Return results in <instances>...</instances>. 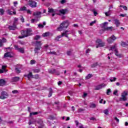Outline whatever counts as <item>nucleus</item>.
I'll return each mask as SVG.
<instances>
[{"label":"nucleus","instance_id":"f257e3e1","mask_svg":"<svg viewBox=\"0 0 128 128\" xmlns=\"http://www.w3.org/2000/svg\"><path fill=\"white\" fill-rule=\"evenodd\" d=\"M22 36H19V38H26L32 34V29L31 28H27L26 30L22 31Z\"/></svg>","mask_w":128,"mask_h":128},{"label":"nucleus","instance_id":"f03ea898","mask_svg":"<svg viewBox=\"0 0 128 128\" xmlns=\"http://www.w3.org/2000/svg\"><path fill=\"white\" fill-rule=\"evenodd\" d=\"M109 50H112V52H115V54L116 56H118V58H122V55L121 54H118V49H116V45H114L111 47H110Z\"/></svg>","mask_w":128,"mask_h":128},{"label":"nucleus","instance_id":"7ed1b4c3","mask_svg":"<svg viewBox=\"0 0 128 128\" xmlns=\"http://www.w3.org/2000/svg\"><path fill=\"white\" fill-rule=\"evenodd\" d=\"M72 34L71 32L70 31H65L64 32H63L62 35L58 36L56 37L55 38L56 40H60V38H62V36H66V38H68V34Z\"/></svg>","mask_w":128,"mask_h":128},{"label":"nucleus","instance_id":"20e7f679","mask_svg":"<svg viewBox=\"0 0 128 128\" xmlns=\"http://www.w3.org/2000/svg\"><path fill=\"white\" fill-rule=\"evenodd\" d=\"M96 48H102V46H104V44H106V43L102 42V39H97L96 41Z\"/></svg>","mask_w":128,"mask_h":128},{"label":"nucleus","instance_id":"39448f33","mask_svg":"<svg viewBox=\"0 0 128 128\" xmlns=\"http://www.w3.org/2000/svg\"><path fill=\"white\" fill-rule=\"evenodd\" d=\"M42 42L36 41V48L34 50L35 54H38V51L42 48Z\"/></svg>","mask_w":128,"mask_h":128},{"label":"nucleus","instance_id":"423d86ee","mask_svg":"<svg viewBox=\"0 0 128 128\" xmlns=\"http://www.w3.org/2000/svg\"><path fill=\"white\" fill-rule=\"evenodd\" d=\"M18 20V18H14V22H13V26H8L9 30H16V22Z\"/></svg>","mask_w":128,"mask_h":128},{"label":"nucleus","instance_id":"0eeeda50","mask_svg":"<svg viewBox=\"0 0 128 128\" xmlns=\"http://www.w3.org/2000/svg\"><path fill=\"white\" fill-rule=\"evenodd\" d=\"M14 48L16 50H18V52H19L20 54H24V48H18V45H14Z\"/></svg>","mask_w":128,"mask_h":128},{"label":"nucleus","instance_id":"6e6552de","mask_svg":"<svg viewBox=\"0 0 128 128\" xmlns=\"http://www.w3.org/2000/svg\"><path fill=\"white\" fill-rule=\"evenodd\" d=\"M8 97V94L6 92L2 91L0 93L1 100H4V98H7Z\"/></svg>","mask_w":128,"mask_h":128},{"label":"nucleus","instance_id":"1a4fd4ad","mask_svg":"<svg viewBox=\"0 0 128 128\" xmlns=\"http://www.w3.org/2000/svg\"><path fill=\"white\" fill-rule=\"evenodd\" d=\"M61 26H62L64 29L67 28L68 26H70V22H68V20H65L61 23Z\"/></svg>","mask_w":128,"mask_h":128},{"label":"nucleus","instance_id":"9d476101","mask_svg":"<svg viewBox=\"0 0 128 128\" xmlns=\"http://www.w3.org/2000/svg\"><path fill=\"white\" fill-rule=\"evenodd\" d=\"M116 40V38L115 36L112 35L111 37L109 38L107 40V42L108 44H112V42H114Z\"/></svg>","mask_w":128,"mask_h":128},{"label":"nucleus","instance_id":"9b49d317","mask_svg":"<svg viewBox=\"0 0 128 128\" xmlns=\"http://www.w3.org/2000/svg\"><path fill=\"white\" fill-rule=\"evenodd\" d=\"M126 96H128V92L124 91L122 93V98L121 100L124 101L126 100Z\"/></svg>","mask_w":128,"mask_h":128},{"label":"nucleus","instance_id":"f8f14e48","mask_svg":"<svg viewBox=\"0 0 128 128\" xmlns=\"http://www.w3.org/2000/svg\"><path fill=\"white\" fill-rule=\"evenodd\" d=\"M68 12L66 9H62L59 10H57V14H66Z\"/></svg>","mask_w":128,"mask_h":128},{"label":"nucleus","instance_id":"ddd939ff","mask_svg":"<svg viewBox=\"0 0 128 128\" xmlns=\"http://www.w3.org/2000/svg\"><path fill=\"white\" fill-rule=\"evenodd\" d=\"M28 4L31 8H36V2L32 0H30L28 2Z\"/></svg>","mask_w":128,"mask_h":128},{"label":"nucleus","instance_id":"4468645a","mask_svg":"<svg viewBox=\"0 0 128 128\" xmlns=\"http://www.w3.org/2000/svg\"><path fill=\"white\" fill-rule=\"evenodd\" d=\"M48 12L52 13V16H54V14H58V10H54L53 8H48Z\"/></svg>","mask_w":128,"mask_h":128},{"label":"nucleus","instance_id":"2eb2a0df","mask_svg":"<svg viewBox=\"0 0 128 128\" xmlns=\"http://www.w3.org/2000/svg\"><path fill=\"white\" fill-rule=\"evenodd\" d=\"M106 86V84H102L100 85H98V86H96L95 88V90H101V88H104V86Z\"/></svg>","mask_w":128,"mask_h":128},{"label":"nucleus","instance_id":"dca6fc26","mask_svg":"<svg viewBox=\"0 0 128 128\" xmlns=\"http://www.w3.org/2000/svg\"><path fill=\"white\" fill-rule=\"evenodd\" d=\"M14 56V54L12 52H8L4 54V58H12Z\"/></svg>","mask_w":128,"mask_h":128},{"label":"nucleus","instance_id":"f3484780","mask_svg":"<svg viewBox=\"0 0 128 128\" xmlns=\"http://www.w3.org/2000/svg\"><path fill=\"white\" fill-rule=\"evenodd\" d=\"M37 122H38V124H40V126H38V128H44V124H43V122L42 120L41 119H38V120H36Z\"/></svg>","mask_w":128,"mask_h":128},{"label":"nucleus","instance_id":"a211bd4d","mask_svg":"<svg viewBox=\"0 0 128 128\" xmlns=\"http://www.w3.org/2000/svg\"><path fill=\"white\" fill-rule=\"evenodd\" d=\"M114 24L116 26V28H118L120 26V20L118 19H114Z\"/></svg>","mask_w":128,"mask_h":128},{"label":"nucleus","instance_id":"6ab92c4d","mask_svg":"<svg viewBox=\"0 0 128 128\" xmlns=\"http://www.w3.org/2000/svg\"><path fill=\"white\" fill-rule=\"evenodd\" d=\"M6 84V82L4 80H0V86H4Z\"/></svg>","mask_w":128,"mask_h":128},{"label":"nucleus","instance_id":"aec40b11","mask_svg":"<svg viewBox=\"0 0 128 128\" xmlns=\"http://www.w3.org/2000/svg\"><path fill=\"white\" fill-rule=\"evenodd\" d=\"M6 42V39L5 38H2V40H0V47L2 46H4V43Z\"/></svg>","mask_w":128,"mask_h":128},{"label":"nucleus","instance_id":"412c9836","mask_svg":"<svg viewBox=\"0 0 128 128\" xmlns=\"http://www.w3.org/2000/svg\"><path fill=\"white\" fill-rule=\"evenodd\" d=\"M75 124H76V126H78L79 128H84V125H82L80 123H79L77 120L75 121Z\"/></svg>","mask_w":128,"mask_h":128},{"label":"nucleus","instance_id":"4be33fe9","mask_svg":"<svg viewBox=\"0 0 128 128\" xmlns=\"http://www.w3.org/2000/svg\"><path fill=\"white\" fill-rule=\"evenodd\" d=\"M40 14L41 12H34L33 14V16H34L36 18H40Z\"/></svg>","mask_w":128,"mask_h":128},{"label":"nucleus","instance_id":"5701e85b","mask_svg":"<svg viewBox=\"0 0 128 128\" xmlns=\"http://www.w3.org/2000/svg\"><path fill=\"white\" fill-rule=\"evenodd\" d=\"M6 66H2V69H0V74H3V72H6Z\"/></svg>","mask_w":128,"mask_h":128},{"label":"nucleus","instance_id":"b1692460","mask_svg":"<svg viewBox=\"0 0 128 128\" xmlns=\"http://www.w3.org/2000/svg\"><path fill=\"white\" fill-rule=\"evenodd\" d=\"M6 12L7 14H16V12H12V11H10V10L8 9L6 10Z\"/></svg>","mask_w":128,"mask_h":128},{"label":"nucleus","instance_id":"393cba45","mask_svg":"<svg viewBox=\"0 0 128 128\" xmlns=\"http://www.w3.org/2000/svg\"><path fill=\"white\" fill-rule=\"evenodd\" d=\"M36 124V120L34 119H31L28 122L29 126H30V124Z\"/></svg>","mask_w":128,"mask_h":128},{"label":"nucleus","instance_id":"a878e982","mask_svg":"<svg viewBox=\"0 0 128 128\" xmlns=\"http://www.w3.org/2000/svg\"><path fill=\"white\" fill-rule=\"evenodd\" d=\"M64 30V28L62 24H60V26L57 28V30H58V32H61V30Z\"/></svg>","mask_w":128,"mask_h":128},{"label":"nucleus","instance_id":"bb28decb","mask_svg":"<svg viewBox=\"0 0 128 128\" xmlns=\"http://www.w3.org/2000/svg\"><path fill=\"white\" fill-rule=\"evenodd\" d=\"M96 106V105L93 102H91L90 104V108H94Z\"/></svg>","mask_w":128,"mask_h":128},{"label":"nucleus","instance_id":"cd10ccee","mask_svg":"<svg viewBox=\"0 0 128 128\" xmlns=\"http://www.w3.org/2000/svg\"><path fill=\"white\" fill-rule=\"evenodd\" d=\"M27 78L28 80H30V78H34V76H32V72H30V73L27 75Z\"/></svg>","mask_w":128,"mask_h":128},{"label":"nucleus","instance_id":"c85d7f7f","mask_svg":"<svg viewBox=\"0 0 128 128\" xmlns=\"http://www.w3.org/2000/svg\"><path fill=\"white\" fill-rule=\"evenodd\" d=\"M20 80L18 77H14L12 78V82H18Z\"/></svg>","mask_w":128,"mask_h":128},{"label":"nucleus","instance_id":"c756f323","mask_svg":"<svg viewBox=\"0 0 128 128\" xmlns=\"http://www.w3.org/2000/svg\"><path fill=\"white\" fill-rule=\"evenodd\" d=\"M105 14L106 16H108L112 14V11L110 10H109L108 12H106Z\"/></svg>","mask_w":128,"mask_h":128},{"label":"nucleus","instance_id":"7c9ffc66","mask_svg":"<svg viewBox=\"0 0 128 128\" xmlns=\"http://www.w3.org/2000/svg\"><path fill=\"white\" fill-rule=\"evenodd\" d=\"M50 36V32H46L42 34V36L45 38L46 36Z\"/></svg>","mask_w":128,"mask_h":128},{"label":"nucleus","instance_id":"2f4dec72","mask_svg":"<svg viewBox=\"0 0 128 128\" xmlns=\"http://www.w3.org/2000/svg\"><path fill=\"white\" fill-rule=\"evenodd\" d=\"M91 78H92V74H88L86 76V80H90Z\"/></svg>","mask_w":128,"mask_h":128},{"label":"nucleus","instance_id":"473e14b6","mask_svg":"<svg viewBox=\"0 0 128 128\" xmlns=\"http://www.w3.org/2000/svg\"><path fill=\"white\" fill-rule=\"evenodd\" d=\"M52 96V88H50L49 90L48 98H50Z\"/></svg>","mask_w":128,"mask_h":128},{"label":"nucleus","instance_id":"72a5a7b5","mask_svg":"<svg viewBox=\"0 0 128 128\" xmlns=\"http://www.w3.org/2000/svg\"><path fill=\"white\" fill-rule=\"evenodd\" d=\"M38 20H40V19H32L31 20V22L32 24H34V22H38Z\"/></svg>","mask_w":128,"mask_h":128},{"label":"nucleus","instance_id":"f704fd0d","mask_svg":"<svg viewBox=\"0 0 128 128\" xmlns=\"http://www.w3.org/2000/svg\"><path fill=\"white\" fill-rule=\"evenodd\" d=\"M121 46L124 48H125V46H128V44L126 42H122L121 43Z\"/></svg>","mask_w":128,"mask_h":128},{"label":"nucleus","instance_id":"c9c22d12","mask_svg":"<svg viewBox=\"0 0 128 128\" xmlns=\"http://www.w3.org/2000/svg\"><path fill=\"white\" fill-rule=\"evenodd\" d=\"M4 14V10L2 8H0V14L2 16Z\"/></svg>","mask_w":128,"mask_h":128},{"label":"nucleus","instance_id":"e433bc0d","mask_svg":"<svg viewBox=\"0 0 128 128\" xmlns=\"http://www.w3.org/2000/svg\"><path fill=\"white\" fill-rule=\"evenodd\" d=\"M110 111H108V110L106 109L103 111V112L104 114H106V116H108V112Z\"/></svg>","mask_w":128,"mask_h":128},{"label":"nucleus","instance_id":"4c0bfd02","mask_svg":"<svg viewBox=\"0 0 128 128\" xmlns=\"http://www.w3.org/2000/svg\"><path fill=\"white\" fill-rule=\"evenodd\" d=\"M38 114V112H30V116H36V114Z\"/></svg>","mask_w":128,"mask_h":128},{"label":"nucleus","instance_id":"58836bf2","mask_svg":"<svg viewBox=\"0 0 128 128\" xmlns=\"http://www.w3.org/2000/svg\"><path fill=\"white\" fill-rule=\"evenodd\" d=\"M116 78H114V77H112L110 78V82H116Z\"/></svg>","mask_w":128,"mask_h":128},{"label":"nucleus","instance_id":"ea45409f","mask_svg":"<svg viewBox=\"0 0 128 128\" xmlns=\"http://www.w3.org/2000/svg\"><path fill=\"white\" fill-rule=\"evenodd\" d=\"M108 22H105L102 24H100V26H102V28H104L107 24H108Z\"/></svg>","mask_w":128,"mask_h":128},{"label":"nucleus","instance_id":"a19ab883","mask_svg":"<svg viewBox=\"0 0 128 128\" xmlns=\"http://www.w3.org/2000/svg\"><path fill=\"white\" fill-rule=\"evenodd\" d=\"M44 25L42 24H38V28H44Z\"/></svg>","mask_w":128,"mask_h":128},{"label":"nucleus","instance_id":"79ce46f5","mask_svg":"<svg viewBox=\"0 0 128 128\" xmlns=\"http://www.w3.org/2000/svg\"><path fill=\"white\" fill-rule=\"evenodd\" d=\"M26 10V8L25 6H23V7H22L20 8V10H19L24 11V10Z\"/></svg>","mask_w":128,"mask_h":128},{"label":"nucleus","instance_id":"37998d69","mask_svg":"<svg viewBox=\"0 0 128 128\" xmlns=\"http://www.w3.org/2000/svg\"><path fill=\"white\" fill-rule=\"evenodd\" d=\"M32 72H39L40 69H33Z\"/></svg>","mask_w":128,"mask_h":128},{"label":"nucleus","instance_id":"c03bdc74","mask_svg":"<svg viewBox=\"0 0 128 128\" xmlns=\"http://www.w3.org/2000/svg\"><path fill=\"white\" fill-rule=\"evenodd\" d=\"M96 20H94V21H92V22L90 23V26H94V24H96Z\"/></svg>","mask_w":128,"mask_h":128},{"label":"nucleus","instance_id":"a18cd8bd","mask_svg":"<svg viewBox=\"0 0 128 128\" xmlns=\"http://www.w3.org/2000/svg\"><path fill=\"white\" fill-rule=\"evenodd\" d=\"M62 120H66V121L70 120V117H62Z\"/></svg>","mask_w":128,"mask_h":128},{"label":"nucleus","instance_id":"49530a36","mask_svg":"<svg viewBox=\"0 0 128 128\" xmlns=\"http://www.w3.org/2000/svg\"><path fill=\"white\" fill-rule=\"evenodd\" d=\"M98 66V62L94 63L91 66L92 68H96Z\"/></svg>","mask_w":128,"mask_h":128},{"label":"nucleus","instance_id":"de8ad7c7","mask_svg":"<svg viewBox=\"0 0 128 128\" xmlns=\"http://www.w3.org/2000/svg\"><path fill=\"white\" fill-rule=\"evenodd\" d=\"M15 70L17 74H20V70L18 68H16Z\"/></svg>","mask_w":128,"mask_h":128},{"label":"nucleus","instance_id":"09e8293b","mask_svg":"<svg viewBox=\"0 0 128 128\" xmlns=\"http://www.w3.org/2000/svg\"><path fill=\"white\" fill-rule=\"evenodd\" d=\"M84 109L79 108L78 110V112H84Z\"/></svg>","mask_w":128,"mask_h":128},{"label":"nucleus","instance_id":"8fccbe9b","mask_svg":"<svg viewBox=\"0 0 128 128\" xmlns=\"http://www.w3.org/2000/svg\"><path fill=\"white\" fill-rule=\"evenodd\" d=\"M20 19L22 22H24V17H22V16H20Z\"/></svg>","mask_w":128,"mask_h":128},{"label":"nucleus","instance_id":"3c124183","mask_svg":"<svg viewBox=\"0 0 128 128\" xmlns=\"http://www.w3.org/2000/svg\"><path fill=\"white\" fill-rule=\"evenodd\" d=\"M30 64H36V60H32L30 62Z\"/></svg>","mask_w":128,"mask_h":128},{"label":"nucleus","instance_id":"603ef678","mask_svg":"<svg viewBox=\"0 0 128 128\" xmlns=\"http://www.w3.org/2000/svg\"><path fill=\"white\" fill-rule=\"evenodd\" d=\"M111 91H110V89H108L107 90V92H106V94H108V96L110 94Z\"/></svg>","mask_w":128,"mask_h":128},{"label":"nucleus","instance_id":"864d4df0","mask_svg":"<svg viewBox=\"0 0 128 128\" xmlns=\"http://www.w3.org/2000/svg\"><path fill=\"white\" fill-rule=\"evenodd\" d=\"M40 38V36L38 35H36L35 37H34V39L35 40H39V38Z\"/></svg>","mask_w":128,"mask_h":128},{"label":"nucleus","instance_id":"5fc2aeb1","mask_svg":"<svg viewBox=\"0 0 128 128\" xmlns=\"http://www.w3.org/2000/svg\"><path fill=\"white\" fill-rule=\"evenodd\" d=\"M48 54H51L56 55V52H48Z\"/></svg>","mask_w":128,"mask_h":128},{"label":"nucleus","instance_id":"6e6d98bb","mask_svg":"<svg viewBox=\"0 0 128 128\" xmlns=\"http://www.w3.org/2000/svg\"><path fill=\"white\" fill-rule=\"evenodd\" d=\"M86 96H88V94L86 93H84V94L82 96V98H86Z\"/></svg>","mask_w":128,"mask_h":128},{"label":"nucleus","instance_id":"4d7b16f0","mask_svg":"<svg viewBox=\"0 0 128 128\" xmlns=\"http://www.w3.org/2000/svg\"><path fill=\"white\" fill-rule=\"evenodd\" d=\"M67 54H68V56H70V54H72V52L68 51L67 52Z\"/></svg>","mask_w":128,"mask_h":128},{"label":"nucleus","instance_id":"13d9d810","mask_svg":"<svg viewBox=\"0 0 128 128\" xmlns=\"http://www.w3.org/2000/svg\"><path fill=\"white\" fill-rule=\"evenodd\" d=\"M114 120L116 121L117 122H120V120L118 118L115 117Z\"/></svg>","mask_w":128,"mask_h":128},{"label":"nucleus","instance_id":"bf43d9fd","mask_svg":"<svg viewBox=\"0 0 128 128\" xmlns=\"http://www.w3.org/2000/svg\"><path fill=\"white\" fill-rule=\"evenodd\" d=\"M118 94V90H116L114 91L113 94H114V96H116V94Z\"/></svg>","mask_w":128,"mask_h":128},{"label":"nucleus","instance_id":"052dcab7","mask_svg":"<svg viewBox=\"0 0 128 128\" xmlns=\"http://www.w3.org/2000/svg\"><path fill=\"white\" fill-rule=\"evenodd\" d=\"M12 94H18V90H12Z\"/></svg>","mask_w":128,"mask_h":128},{"label":"nucleus","instance_id":"680f3d73","mask_svg":"<svg viewBox=\"0 0 128 128\" xmlns=\"http://www.w3.org/2000/svg\"><path fill=\"white\" fill-rule=\"evenodd\" d=\"M60 2L62 4H65L66 2V0H62L60 1Z\"/></svg>","mask_w":128,"mask_h":128},{"label":"nucleus","instance_id":"e2e57ef3","mask_svg":"<svg viewBox=\"0 0 128 128\" xmlns=\"http://www.w3.org/2000/svg\"><path fill=\"white\" fill-rule=\"evenodd\" d=\"M94 14L95 16H98V12H96L95 10L94 11Z\"/></svg>","mask_w":128,"mask_h":128},{"label":"nucleus","instance_id":"0e129e2a","mask_svg":"<svg viewBox=\"0 0 128 128\" xmlns=\"http://www.w3.org/2000/svg\"><path fill=\"white\" fill-rule=\"evenodd\" d=\"M123 8L124 10H128V8H126V6H123Z\"/></svg>","mask_w":128,"mask_h":128},{"label":"nucleus","instance_id":"69168bd1","mask_svg":"<svg viewBox=\"0 0 128 128\" xmlns=\"http://www.w3.org/2000/svg\"><path fill=\"white\" fill-rule=\"evenodd\" d=\"M14 6H16V4H18V2H14Z\"/></svg>","mask_w":128,"mask_h":128},{"label":"nucleus","instance_id":"338daca9","mask_svg":"<svg viewBox=\"0 0 128 128\" xmlns=\"http://www.w3.org/2000/svg\"><path fill=\"white\" fill-rule=\"evenodd\" d=\"M27 14H31L32 11H30V10H27Z\"/></svg>","mask_w":128,"mask_h":128},{"label":"nucleus","instance_id":"774afa93","mask_svg":"<svg viewBox=\"0 0 128 128\" xmlns=\"http://www.w3.org/2000/svg\"><path fill=\"white\" fill-rule=\"evenodd\" d=\"M34 78H36V79L38 78V74L35 75Z\"/></svg>","mask_w":128,"mask_h":128}]
</instances>
